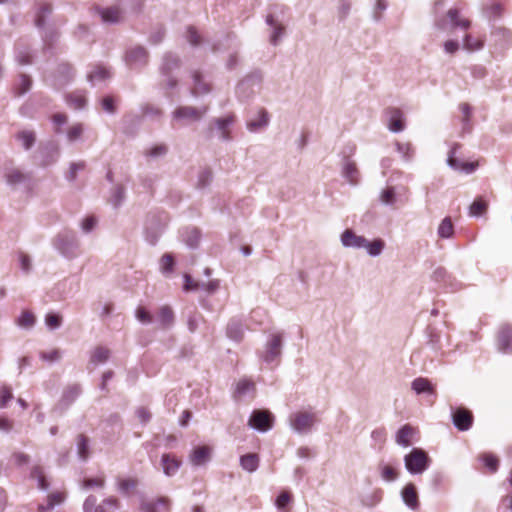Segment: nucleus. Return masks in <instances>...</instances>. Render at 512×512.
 <instances>
[{
	"mask_svg": "<svg viewBox=\"0 0 512 512\" xmlns=\"http://www.w3.org/2000/svg\"><path fill=\"white\" fill-rule=\"evenodd\" d=\"M45 325L49 330H56L62 325V317L59 314L49 312L45 315Z\"/></svg>",
	"mask_w": 512,
	"mask_h": 512,
	"instance_id": "680f3d73",
	"label": "nucleus"
},
{
	"mask_svg": "<svg viewBox=\"0 0 512 512\" xmlns=\"http://www.w3.org/2000/svg\"><path fill=\"white\" fill-rule=\"evenodd\" d=\"M16 139L21 142L22 147L28 151L30 150L35 142H36V135L33 131L29 130H22L16 134Z\"/></svg>",
	"mask_w": 512,
	"mask_h": 512,
	"instance_id": "c03bdc74",
	"label": "nucleus"
},
{
	"mask_svg": "<svg viewBox=\"0 0 512 512\" xmlns=\"http://www.w3.org/2000/svg\"><path fill=\"white\" fill-rule=\"evenodd\" d=\"M192 78L194 82V86L191 89L192 96L197 97L210 92L209 84L203 81L202 75L199 71H194Z\"/></svg>",
	"mask_w": 512,
	"mask_h": 512,
	"instance_id": "2f4dec72",
	"label": "nucleus"
},
{
	"mask_svg": "<svg viewBox=\"0 0 512 512\" xmlns=\"http://www.w3.org/2000/svg\"><path fill=\"white\" fill-rule=\"evenodd\" d=\"M83 512H117L120 509V503L115 497H108L97 504V498L89 495L83 503Z\"/></svg>",
	"mask_w": 512,
	"mask_h": 512,
	"instance_id": "9d476101",
	"label": "nucleus"
},
{
	"mask_svg": "<svg viewBox=\"0 0 512 512\" xmlns=\"http://www.w3.org/2000/svg\"><path fill=\"white\" fill-rule=\"evenodd\" d=\"M76 449H77L78 458L81 461H84V462L87 461L90 456V445H89V439L85 435H83V434L78 435L77 442H76Z\"/></svg>",
	"mask_w": 512,
	"mask_h": 512,
	"instance_id": "58836bf2",
	"label": "nucleus"
},
{
	"mask_svg": "<svg viewBox=\"0 0 512 512\" xmlns=\"http://www.w3.org/2000/svg\"><path fill=\"white\" fill-rule=\"evenodd\" d=\"M51 13V7L48 4H41L35 16V25L37 28L41 29L45 25V18Z\"/></svg>",
	"mask_w": 512,
	"mask_h": 512,
	"instance_id": "6e6d98bb",
	"label": "nucleus"
},
{
	"mask_svg": "<svg viewBox=\"0 0 512 512\" xmlns=\"http://www.w3.org/2000/svg\"><path fill=\"white\" fill-rule=\"evenodd\" d=\"M74 78V71L70 64L61 63L57 66V69L49 78L45 81L53 88L60 90L69 84Z\"/></svg>",
	"mask_w": 512,
	"mask_h": 512,
	"instance_id": "9b49d317",
	"label": "nucleus"
},
{
	"mask_svg": "<svg viewBox=\"0 0 512 512\" xmlns=\"http://www.w3.org/2000/svg\"><path fill=\"white\" fill-rule=\"evenodd\" d=\"M282 346V334L271 335L265 344L264 350L259 354L262 362L268 365H278L282 355Z\"/></svg>",
	"mask_w": 512,
	"mask_h": 512,
	"instance_id": "6e6552de",
	"label": "nucleus"
},
{
	"mask_svg": "<svg viewBox=\"0 0 512 512\" xmlns=\"http://www.w3.org/2000/svg\"><path fill=\"white\" fill-rule=\"evenodd\" d=\"M66 102L70 107H72L76 110H81V109L85 108V106H86L85 95L81 92H74V93L68 94L66 96Z\"/></svg>",
	"mask_w": 512,
	"mask_h": 512,
	"instance_id": "a18cd8bd",
	"label": "nucleus"
},
{
	"mask_svg": "<svg viewBox=\"0 0 512 512\" xmlns=\"http://www.w3.org/2000/svg\"><path fill=\"white\" fill-rule=\"evenodd\" d=\"M401 496H402L403 502L405 503V505L408 508H410L411 510H414V511L418 510L419 500H418V494H417L414 484H412V483L407 484L403 488V490L401 492Z\"/></svg>",
	"mask_w": 512,
	"mask_h": 512,
	"instance_id": "c756f323",
	"label": "nucleus"
},
{
	"mask_svg": "<svg viewBox=\"0 0 512 512\" xmlns=\"http://www.w3.org/2000/svg\"><path fill=\"white\" fill-rule=\"evenodd\" d=\"M378 470L380 472L382 480L386 482H393L398 478L397 471L393 467L385 465L382 462L379 463Z\"/></svg>",
	"mask_w": 512,
	"mask_h": 512,
	"instance_id": "864d4df0",
	"label": "nucleus"
},
{
	"mask_svg": "<svg viewBox=\"0 0 512 512\" xmlns=\"http://www.w3.org/2000/svg\"><path fill=\"white\" fill-rule=\"evenodd\" d=\"M211 452V447L207 445L197 446L191 451L189 461L193 466H203L210 461Z\"/></svg>",
	"mask_w": 512,
	"mask_h": 512,
	"instance_id": "b1692460",
	"label": "nucleus"
},
{
	"mask_svg": "<svg viewBox=\"0 0 512 512\" xmlns=\"http://www.w3.org/2000/svg\"><path fill=\"white\" fill-rule=\"evenodd\" d=\"M435 26L441 31L452 32L456 29L467 31L471 26V22L460 15L458 8H451L447 11L446 17L436 18Z\"/></svg>",
	"mask_w": 512,
	"mask_h": 512,
	"instance_id": "39448f33",
	"label": "nucleus"
},
{
	"mask_svg": "<svg viewBox=\"0 0 512 512\" xmlns=\"http://www.w3.org/2000/svg\"><path fill=\"white\" fill-rule=\"evenodd\" d=\"M438 236L443 239H449L454 234V226L450 217H445L437 230Z\"/></svg>",
	"mask_w": 512,
	"mask_h": 512,
	"instance_id": "49530a36",
	"label": "nucleus"
},
{
	"mask_svg": "<svg viewBox=\"0 0 512 512\" xmlns=\"http://www.w3.org/2000/svg\"><path fill=\"white\" fill-rule=\"evenodd\" d=\"M110 76V71L107 68L97 66L94 68L92 72L88 74L87 78L92 85H97L98 83L104 82L107 79H109Z\"/></svg>",
	"mask_w": 512,
	"mask_h": 512,
	"instance_id": "ea45409f",
	"label": "nucleus"
},
{
	"mask_svg": "<svg viewBox=\"0 0 512 512\" xmlns=\"http://www.w3.org/2000/svg\"><path fill=\"white\" fill-rule=\"evenodd\" d=\"M484 43L482 40L476 39L472 37L470 34L466 33L463 37V49L474 52L479 51L483 48Z\"/></svg>",
	"mask_w": 512,
	"mask_h": 512,
	"instance_id": "de8ad7c7",
	"label": "nucleus"
},
{
	"mask_svg": "<svg viewBox=\"0 0 512 512\" xmlns=\"http://www.w3.org/2000/svg\"><path fill=\"white\" fill-rule=\"evenodd\" d=\"M290 428L297 434L305 435L312 432L318 422L315 413L307 411H297L289 415Z\"/></svg>",
	"mask_w": 512,
	"mask_h": 512,
	"instance_id": "0eeeda50",
	"label": "nucleus"
},
{
	"mask_svg": "<svg viewBox=\"0 0 512 512\" xmlns=\"http://www.w3.org/2000/svg\"><path fill=\"white\" fill-rule=\"evenodd\" d=\"M431 278L433 281L440 283L444 288H448L453 292L461 288V283L450 275L444 267L435 268Z\"/></svg>",
	"mask_w": 512,
	"mask_h": 512,
	"instance_id": "aec40b11",
	"label": "nucleus"
},
{
	"mask_svg": "<svg viewBox=\"0 0 512 512\" xmlns=\"http://www.w3.org/2000/svg\"><path fill=\"white\" fill-rule=\"evenodd\" d=\"M343 247L352 249H363L367 244L364 236L357 235L352 229H346L340 237Z\"/></svg>",
	"mask_w": 512,
	"mask_h": 512,
	"instance_id": "4be33fe9",
	"label": "nucleus"
},
{
	"mask_svg": "<svg viewBox=\"0 0 512 512\" xmlns=\"http://www.w3.org/2000/svg\"><path fill=\"white\" fill-rule=\"evenodd\" d=\"M491 40L496 48L505 50L512 45V32L506 27H493Z\"/></svg>",
	"mask_w": 512,
	"mask_h": 512,
	"instance_id": "412c9836",
	"label": "nucleus"
},
{
	"mask_svg": "<svg viewBox=\"0 0 512 512\" xmlns=\"http://www.w3.org/2000/svg\"><path fill=\"white\" fill-rule=\"evenodd\" d=\"M451 418L453 425L459 431L469 430L474 421L472 412L464 407H451Z\"/></svg>",
	"mask_w": 512,
	"mask_h": 512,
	"instance_id": "4468645a",
	"label": "nucleus"
},
{
	"mask_svg": "<svg viewBox=\"0 0 512 512\" xmlns=\"http://www.w3.org/2000/svg\"><path fill=\"white\" fill-rule=\"evenodd\" d=\"M240 465L243 470L252 473L258 469L259 457L255 453H248L240 457Z\"/></svg>",
	"mask_w": 512,
	"mask_h": 512,
	"instance_id": "e433bc0d",
	"label": "nucleus"
},
{
	"mask_svg": "<svg viewBox=\"0 0 512 512\" xmlns=\"http://www.w3.org/2000/svg\"><path fill=\"white\" fill-rule=\"evenodd\" d=\"M52 245L61 256L69 260L77 258L81 253L80 240L70 229L60 231L52 240Z\"/></svg>",
	"mask_w": 512,
	"mask_h": 512,
	"instance_id": "f257e3e1",
	"label": "nucleus"
},
{
	"mask_svg": "<svg viewBox=\"0 0 512 512\" xmlns=\"http://www.w3.org/2000/svg\"><path fill=\"white\" fill-rule=\"evenodd\" d=\"M157 321L163 329L171 327L174 323L173 310L167 305L162 306L157 313Z\"/></svg>",
	"mask_w": 512,
	"mask_h": 512,
	"instance_id": "72a5a7b5",
	"label": "nucleus"
},
{
	"mask_svg": "<svg viewBox=\"0 0 512 512\" xmlns=\"http://www.w3.org/2000/svg\"><path fill=\"white\" fill-rule=\"evenodd\" d=\"M164 217L162 215H149L145 224V239L155 245L164 228Z\"/></svg>",
	"mask_w": 512,
	"mask_h": 512,
	"instance_id": "ddd939ff",
	"label": "nucleus"
},
{
	"mask_svg": "<svg viewBox=\"0 0 512 512\" xmlns=\"http://www.w3.org/2000/svg\"><path fill=\"white\" fill-rule=\"evenodd\" d=\"M497 349L503 354H512V325L503 323L499 326L496 339Z\"/></svg>",
	"mask_w": 512,
	"mask_h": 512,
	"instance_id": "a211bd4d",
	"label": "nucleus"
},
{
	"mask_svg": "<svg viewBox=\"0 0 512 512\" xmlns=\"http://www.w3.org/2000/svg\"><path fill=\"white\" fill-rule=\"evenodd\" d=\"M415 430L412 426L406 424L402 426L396 433L395 441L396 443L404 448H407L412 445L411 437L414 434Z\"/></svg>",
	"mask_w": 512,
	"mask_h": 512,
	"instance_id": "7c9ffc66",
	"label": "nucleus"
},
{
	"mask_svg": "<svg viewBox=\"0 0 512 512\" xmlns=\"http://www.w3.org/2000/svg\"><path fill=\"white\" fill-rule=\"evenodd\" d=\"M395 146L397 152L402 155L405 161H409L412 159L414 151L410 143L396 142Z\"/></svg>",
	"mask_w": 512,
	"mask_h": 512,
	"instance_id": "69168bd1",
	"label": "nucleus"
},
{
	"mask_svg": "<svg viewBox=\"0 0 512 512\" xmlns=\"http://www.w3.org/2000/svg\"><path fill=\"white\" fill-rule=\"evenodd\" d=\"M35 316L29 311H23L20 316L16 319V324L20 328L31 329L35 325Z\"/></svg>",
	"mask_w": 512,
	"mask_h": 512,
	"instance_id": "3c124183",
	"label": "nucleus"
},
{
	"mask_svg": "<svg viewBox=\"0 0 512 512\" xmlns=\"http://www.w3.org/2000/svg\"><path fill=\"white\" fill-rule=\"evenodd\" d=\"M60 157V146L56 140L41 143L33 155V161L40 167L46 168L55 164Z\"/></svg>",
	"mask_w": 512,
	"mask_h": 512,
	"instance_id": "20e7f679",
	"label": "nucleus"
},
{
	"mask_svg": "<svg viewBox=\"0 0 512 512\" xmlns=\"http://www.w3.org/2000/svg\"><path fill=\"white\" fill-rule=\"evenodd\" d=\"M110 357V350L106 347L98 346L90 354V363L93 365L103 364Z\"/></svg>",
	"mask_w": 512,
	"mask_h": 512,
	"instance_id": "79ce46f5",
	"label": "nucleus"
},
{
	"mask_svg": "<svg viewBox=\"0 0 512 512\" xmlns=\"http://www.w3.org/2000/svg\"><path fill=\"white\" fill-rule=\"evenodd\" d=\"M175 260L172 254L165 253L160 260V271L164 275L171 274L173 272Z\"/></svg>",
	"mask_w": 512,
	"mask_h": 512,
	"instance_id": "13d9d810",
	"label": "nucleus"
},
{
	"mask_svg": "<svg viewBox=\"0 0 512 512\" xmlns=\"http://www.w3.org/2000/svg\"><path fill=\"white\" fill-rule=\"evenodd\" d=\"M405 128L403 115L399 109H392L390 111L388 129L393 133H399Z\"/></svg>",
	"mask_w": 512,
	"mask_h": 512,
	"instance_id": "473e14b6",
	"label": "nucleus"
},
{
	"mask_svg": "<svg viewBox=\"0 0 512 512\" xmlns=\"http://www.w3.org/2000/svg\"><path fill=\"white\" fill-rule=\"evenodd\" d=\"M460 148V144L455 143L449 153L447 158V165L455 171L463 172L465 174H472L477 166V162H464L455 157L457 150Z\"/></svg>",
	"mask_w": 512,
	"mask_h": 512,
	"instance_id": "dca6fc26",
	"label": "nucleus"
},
{
	"mask_svg": "<svg viewBox=\"0 0 512 512\" xmlns=\"http://www.w3.org/2000/svg\"><path fill=\"white\" fill-rule=\"evenodd\" d=\"M256 391V386L253 381L249 379H241L235 387L234 396L235 397H243L249 394H254Z\"/></svg>",
	"mask_w": 512,
	"mask_h": 512,
	"instance_id": "4c0bfd02",
	"label": "nucleus"
},
{
	"mask_svg": "<svg viewBox=\"0 0 512 512\" xmlns=\"http://www.w3.org/2000/svg\"><path fill=\"white\" fill-rule=\"evenodd\" d=\"M274 416L268 410H254L251 413V416L248 421V425L259 431V432H267L273 427Z\"/></svg>",
	"mask_w": 512,
	"mask_h": 512,
	"instance_id": "f8f14e48",
	"label": "nucleus"
},
{
	"mask_svg": "<svg viewBox=\"0 0 512 512\" xmlns=\"http://www.w3.org/2000/svg\"><path fill=\"white\" fill-rule=\"evenodd\" d=\"M30 477L37 480L38 488L41 490H48L49 483L47 482L44 473L42 471V468L40 466H34L31 469Z\"/></svg>",
	"mask_w": 512,
	"mask_h": 512,
	"instance_id": "5fc2aeb1",
	"label": "nucleus"
},
{
	"mask_svg": "<svg viewBox=\"0 0 512 512\" xmlns=\"http://www.w3.org/2000/svg\"><path fill=\"white\" fill-rule=\"evenodd\" d=\"M503 11H504V8H503L502 4L494 2L491 5H488L484 9L483 13L487 19L496 20L502 16Z\"/></svg>",
	"mask_w": 512,
	"mask_h": 512,
	"instance_id": "603ef678",
	"label": "nucleus"
},
{
	"mask_svg": "<svg viewBox=\"0 0 512 512\" xmlns=\"http://www.w3.org/2000/svg\"><path fill=\"white\" fill-rule=\"evenodd\" d=\"M266 24L272 29L269 37L270 43L274 46L278 45L284 35V25L276 20L271 14L266 16Z\"/></svg>",
	"mask_w": 512,
	"mask_h": 512,
	"instance_id": "cd10ccee",
	"label": "nucleus"
},
{
	"mask_svg": "<svg viewBox=\"0 0 512 512\" xmlns=\"http://www.w3.org/2000/svg\"><path fill=\"white\" fill-rule=\"evenodd\" d=\"M142 9L140 0H121L115 7L100 11L102 21L105 23H118L127 14H137Z\"/></svg>",
	"mask_w": 512,
	"mask_h": 512,
	"instance_id": "f03ea898",
	"label": "nucleus"
},
{
	"mask_svg": "<svg viewBox=\"0 0 512 512\" xmlns=\"http://www.w3.org/2000/svg\"><path fill=\"white\" fill-rule=\"evenodd\" d=\"M32 85L31 78L26 74H21L19 76V82L15 86L14 92L16 96H22L27 93Z\"/></svg>",
	"mask_w": 512,
	"mask_h": 512,
	"instance_id": "09e8293b",
	"label": "nucleus"
},
{
	"mask_svg": "<svg viewBox=\"0 0 512 512\" xmlns=\"http://www.w3.org/2000/svg\"><path fill=\"white\" fill-rule=\"evenodd\" d=\"M141 112L144 116L149 117L154 120H158L162 117L163 111L152 104H144L141 106Z\"/></svg>",
	"mask_w": 512,
	"mask_h": 512,
	"instance_id": "052dcab7",
	"label": "nucleus"
},
{
	"mask_svg": "<svg viewBox=\"0 0 512 512\" xmlns=\"http://www.w3.org/2000/svg\"><path fill=\"white\" fill-rule=\"evenodd\" d=\"M385 248V242L381 238H376L373 241L367 239V244L363 249L366 250L367 254L371 257H377L382 254Z\"/></svg>",
	"mask_w": 512,
	"mask_h": 512,
	"instance_id": "37998d69",
	"label": "nucleus"
},
{
	"mask_svg": "<svg viewBox=\"0 0 512 512\" xmlns=\"http://www.w3.org/2000/svg\"><path fill=\"white\" fill-rule=\"evenodd\" d=\"M125 198V189L122 185H116L113 188L111 197H110V203L113 205L114 208H118L124 201Z\"/></svg>",
	"mask_w": 512,
	"mask_h": 512,
	"instance_id": "bf43d9fd",
	"label": "nucleus"
},
{
	"mask_svg": "<svg viewBox=\"0 0 512 512\" xmlns=\"http://www.w3.org/2000/svg\"><path fill=\"white\" fill-rule=\"evenodd\" d=\"M244 335V327L239 320L232 319L227 326V336L234 341H241Z\"/></svg>",
	"mask_w": 512,
	"mask_h": 512,
	"instance_id": "a19ab883",
	"label": "nucleus"
},
{
	"mask_svg": "<svg viewBox=\"0 0 512 512\" xmlns=\"http://www.w3.org/2000/svg\"><path fill=\"white\" fill-rule=\"evenodd\" d=\"M180 466H181V461L178 460L175 456L168 454V453H164L161 456V467H162L163 473L166 476H168V477L174 476L178 472Z\"/></svg>",
	"mask_w": 512,
	"mask_h": 512,
	"instance_id": "c85d7f7f",
	"label": "nucleus"
},
{
	"mask_svg": "<svg viewBox=\"0 0 512 512\" xmlns=\"http://www.w3.org/2000/svg\"><path fill=\"white\" fill-rule=\"evenodd\" d=\"M140 512H170V500L166 497L142 498Z\"/></svg>",
	"mask_w": 512,
	"mask_h": 512,
	"instance_id": "6ab92c4d",
	"label": "nucleus"
},
{
	"mask_svg": "<svg viewBox=\"0 0 512 512\" xmlns=\"http://www.w3.org/2000/svg\"><path fill=\"white\" fill-rule=\"evenodd\" d=\"M82 388L80 384H71L63 391L58 408L66 410L80 396Z\"/></svg>",
	"mask_w": 512,
	"mask_h": 512,
	"instance_id": "a878e982",
	"label": "nucleus"
},
{
	"mask_svg": "<svg viewBox=\"0 0 512 512\" xmlns=\"http://www.w3.org/2000/svg\"><path fill=\"white\" fill-rule=\"evenodd\" d=\"M269 117L265 110H260L257 115V119H251L247 121V129L250 132H256L268 125Z\"/></svg>",
	"mask_w": 512,
	"mask_h": 512,
	"instance_id": "c9c22d12",
	"label": "nucleus"
},
{
	"mask_svg": "<svg viewBox=\"0 0 512 512\" xmlns=\"http://www.w3.org/2000/svg\"><path fill=\"white\" fill-rule=\"evenodd\" d=\"M180 68V59L171 53L163 56L159 72L162 79L161 87L165 89H174L178 85V80L174 74Z\"/></svg>",
	"mask_w": 512,
	"mask_h": 512,
	"instance_id": "7ed1b4c3",
	"label": "nucleus"
},
{
	"mask_svg": "<svg viewBox=\"0 0 512 512\" xmlns=\"http://www.w3.org/2000/svg\"><path fill=\"white\" fill-rule=\"evenodd\" d=\"M213 122L220 134V139L225 142L230 141L232 139L230 128L235 123V116L230 114L225 117L216 118Z\"/></svg>",
	"mask_w": 512,
	"mask_h": 512,
	"instance_id": "5701e85b",
	"label": "nucleus"
},
{
	"mask_svg": "<svg viewBox=\"0 0 512 512\" xmlns=\"http://www.w3.org/2000/svg\"><path fill=\"white\" fill-rule=\"evenodd\" d=\"M428 454L421 448H413L404 456V465L411 475H420L430 466Z\"/></svg>",
	"mask_w": 512,
	"mask_h": 512,
	"instance_id": "423d86ee",
	"label": "nucleus"
},
{
	"mask_svg": "<svg viewBox=\"0 0 512 512\" xmlns=\"http://www.w3.org/2000/svg\"><path fill=\"white\" fill-rule=\"evenodd\" d=\"M379 200L384 205H393L396 202L395 188L387 187L382 190L379 195Z\"/></svg>",
	"mask_w": 512,
	"mask_h": 512,
	"instance_id": "e2e57ef3",
	"label": "nucleus"
},
{
	"mask_svg": "<svg viewBox=\"0 0 512 512\" xmlns=\"http://www.w3.org/2000/svg\"><path fill=\"white\" fill-rule=\"evenodd\" d=\"M412 389L417 394L432 393V391H433V388H432L429 380L426 378H422V377H419V378H416L415 380H413Z\"/></svg>",
	"mask_w": 512,
	"mask_h": 512,
	"instance_id": "8fccbe9b",
	"label": "nucleus"
},
{
	"mask_svg": "<svg viewBox=\"0 0 512 512\" xmlns=\"http://www.w3.org/2000/svg\"><path fill=\"white\" fill-rule=\"evenodd\" d=\"M262 73L260 71H254L243 79L237 86V94L239 97H249L255 93V88H259L262 82Z\"/></svg>",
	"mask_w": 512,
	"mask_h": 512,
	"instance_id": "2eb2a0df",
	"label": "nucleus"
},
{
	"mask_svg": "<svg viewBox=\"0 0 512 512\" xmlns=\"http://www.w3.org/2000/svg\"><path fill=\"white\" fill-rule=\"evenodd\" d=\"M207 107L179 106L171 114L172 121L180 125L198 122L206 114Z\"/></svg>",
	"mask_w": 512,
	"mask_h": 512,
	"instance_id": "1a4fd4ad",
	"label": "nucleus"
},
{
	"mask_svg": "<svg viewBox=\"0 0 512 512\" xmlns=\"http://www.w3.org/2000/svg\"><path fill=\"white\" fill-rule=\"evenodd\" d=\"M98 223V220L95 216H87L85 217L80 224L81 230L83 233L88 234L94 230Z\"/></svg>",
	"mask_w": 512,
	"mask_h": 512,
	"instance_id": "338daca9",
	"label": "nucleus"
},
{
	"mask_svg": "<svg viewBox=\"0 0 512 512\" xmlns=\"http://www.w3.org/2000/svg\"><path fill=\"white\" fill-rule=\"evenodd\" d=\"M460 111L462 112V119H461V133L466 134L470 133L472 131V123H471V116H472V107L468 103H462L459 106Z\"/></svg>",
	"mask_w": 512,
	"mask_h": 512,
	"instance_id": "f704fd0d",
	"label": "nucleus"
},
{
	"mask_svg": "<svg viewBox=\"0 0 512 512\" xmlns=\"http://www.w3.org/2000/svg\"><path fill=\"white\" fill-rule=\"evenodd\" d=\"M168 148L165 144L155 145L145 150L144 155L153 159L160 158L166 155Z\"/></svg>",
	"mask_w": 512,
	"mask_h": 512,
	"instance_id": "0e129e2a",
	"label": "nucleus"
},
{
	"mask_svg": "<svg viewBox=\"0 0 512 512\" xmlns=\"http://www.w3.org/2000/svg\"><path fill=\"white\" fill-rule=\"evenodd\" d=\"M199 240H200V232L197 229L193 228L186 232L184 241L190 248L196 247L198 245Z\"/></svg>",
	"mask_w": 512,
	"mask_h": 512,
	"instance_id": "774afa93",
	"label": "nucleus"
},
{
	"mask_svg": "<svg viewBox=\"0 0 512 512\" xmlns=\"http://www.w3.org/2000/svg\"><path fill=\"white\" fill-rule=\"evenodd\" d=\"M342 176L351 185H356L359 182L360 172L357 165L349 157H344L342 162Z\"/></svg>",
	"mask_w": 512,
	"mask_h": 512,
	"instance_id": "bb28decb",
	"label": "nucleus"
},
{
	"mask_svg": "<svg viewBox=\"0 0 512 512\" xmlns=\"http://www.w3.org/2000/svg\"><path fill=\"white\" fill-rule=\"evenodd\" d=\"M148 51L142 46H135L126 51L125 62L131 68H141L147 65Z\"/></svg>",
	"mask_w": 512,
	"mask_h": 512,
	"instance_id": "f3484780",
	"label": "nucleus"
},
{
	"mask_svg": "<svg viewBox=\"0 0 512 512\" xmlns=\"http://www.w3.org/2000/svg\"><path fill=\"white\" fill-rule=\"evenodd\" d=\"M203 321V316L196 310L190 311L187 315V327L189 332L194 333Z\"/></svg>",
	"mask_w": 512,
	"mask_h": 512,
	"instance_id": "4d7b16f0",
	"label": "nucleus"
},
{
	"mask_svg": "<svg viewBox=\"0 0 512 512\" xmlns=\"http://www.w3.org/2000/svg\"><path fill=\"white\" fill-rule=\"evenodd\" d=\"M5 179L6 183L10 187L17 188L28 184L30 182L31 175L29 173H24L19 169L12 168L6 171Z\"/></svg>",
	"mask_w": 512,
	"mask_h": 512,
	"instance_id": "393cba45",
	"label": "nucleus"
}]
</instances>
